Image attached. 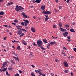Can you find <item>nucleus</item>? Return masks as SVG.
<instances>
[{
    "label": "nucleus",
    "mask_w": 76,
    "mask_h": 76,
    "mask_svg": "<svg viewBox=\"0 0 76 76\" xmlns=\"http://www.w3.org/2000/svg\"><path fill=\"white\" fill-rule=\"evenodd\" d=\"M33 45H34L35 46L36 45V44H35V43H33Z\"/></svg>",
    "instance_id": "nucleus-60"
},
{
    "label": "nucleus",
    "mask_w": 76,
    "mask_h": 76,
    "mask_svg": "<svg viewBox=\"0 0 76 76\" xmlns=\"http://www.w3.org/2000/svg\"><path fill=\"white\" fill-rule=\"evenodd\" d=\"M0 72H3V69H0Z\"/></svg>",
    "instance_id": "nucleus-58"
},
{
    "label": "nucleus",
    "mask_w": 76,
    "mask_h": 76,
    "mask_svg": "<svg viewBox=\"0 0 76 76\" xmlns=\"http://www.w3.org/2000/svg\"><path fill=\"white\" fill-rule=\"evenodd\" d=\"M7 62H4L2 64V66L1 67V69H3V68L5 67V66L7 64Z\"/></svg>",
    "instance_id": "nucleus-5"
},
{
    "label": "nucleus",
    "mask_w": 76,
    "mask_h": 76,
    "mask_svg": "<svg viewBox=\"0 0 76 76\" xmlns=\"http://www.w3.org/2000/svg\"><path fill=\"white\" fill-rule=\"evenodd\" d=\"M41 1V0H36L35 1L36 3H39Z\"/></svg>",
    "instance_id": "nucleus-13"
},
{
    "label": "nucleus",
    "mask_w": 76,
    "mask_h": 76,
    "mask_svg": "<svg viewBox=\"0 0 76 76\" xmlns=\"http://www.w3.org/2000/svg\"><path fill=\"white\" fill-rule=\"evenodd\" d=\"M14 76H19V74H16Z\"/></svg>",
    "instance_id": "nucleus-35"
},
{
    "label": "nucleus",
    "mask_w": 76,
    "mask_h": 76,
    "mask_svg": "<svg viewBox=\"0 0 76 76\" xmlns=\"http://www.w3.org/2000/svg\"><path fill=\"white\" fill-rule=\"evenodd\" d=\"M67 41H69V42H70V41H71L70 39H67Z\"/></svg>",
    "instance_id": "nucleus-52"
},
{
    "label": "nucleus",
    "mask_w": 76,
    "mask_h": 76,
    "mask_svg": "<svg viewBox=\"0 0 76 76\" xmlns=\"http://www.w3.org/2000/svg\"><path fill=\"white\" fill-rule=\"evenodd\" d=\"M21 15H23V18H28V16H27L25 14V12H22L21 14Z\"/></svg>",
    "instance_id": "nucleus-6"
},
{
    "label": "nucleus",
    "mask_w": 76,
    "mask_h": 76,
    "mask_svg": "<svg viewBox=\"0 0 76 76\" xmlns=\"http://www.w3.org/2000/svg\"><path fill=\"white\" fill-rule=\"evenodd\" d=\"M54 10H55V12H57V11H58V10H56V9H55Z\"/></svg>",
    "instance_id": "nucleus-47"
},
{
    "label": "nucleus",
    "mask_w": 76,
    "mask_h": 76,
    "mask_svg": "<svg viewBox=\"0 0 76 76\" xmlns=\"http://www.w3.org/2000/svg\"><path fill=\"white\" fill-rule=\"evenodd\" d=\"M25 23V26H27V25H28V23Z\"/></svg>",
    "instance_id": "nucleus-43"
},
{
    "label": "nucleus",
    "mask_w": 76,
    "mask_h": 76,
    "mask_svg": "<svg viewBox=\"0 0 76 76\" xmlns=\"http://www.w3.org/2000/svg\"><path fill=\"white\" fill-rule=\"evenodd\" d=\"M59 9L60 10V9H62V7H61V6H59Z\"/></svg>",
    "instance_id": "nucleus-38"
},
{
    "label": "nucleus",
    "mask_w": 76,
    "mask_h": 76,
    "mask_svg": "<svg viewBox=\"0 0 76 76\" xmlns=\"http://www.w3.org/2000/svg\"><path fill=\"white\" fill-rule=\"evenodd\" d=\"M65 73H68L69 72V71L68 70H65L64 71Z\"/></svg>",
    "instance_id": "nucleus-32"
},
{
    "label": "nucleus",
    "mask_w": 76,
    "mask_h": 76,
    "mask_svg": "<svg viewBox=\"0 0 76 76\" xmlns=\"http://www.w3.org/2000/svg\"><path fill=\"white\" fill-rule=\"evenodd\" d=\"M17 49L18 50H21V49H20V46H18V47H17Z\"/></svg>",
    "instance_id": "nucleus-23"
},
{
    "label": "nucleus",
    "mask_w": 76,
    "mask_h": 76,
    "mask_svg": "<svg viewBox=\"0 0 76 76\" xmlns=\"http://www.w3.org/2000/svg\"><path fill=\"white\" fill-rule=\"evenodd\" d=\"M53 28H56V25H55L53 24Z\"/></svg>",
    "instance_id": "nucleus-45"
},
{
    "label": "nucleus",
    "mask_w": 76,
    "mask_h": 76,
    "mask_svg": "<svg viewBox=\"0 0 76 76\" xmlns=\"http://www.w3.org/2000/svg\"><path fill=\"white\" fill-rule=\"evenodd\" d=\"M70 31L72 32H75L74 30V29L73 28H71L70 30Z\"/></svg>",
    "instance_id": "nucleus-14"
},
{
    "label": "nucleus",
    "mask_w": 76,
    "mask_h": 76,
    "mask_svg": "<svg viewBox=\"0 0 76 76\" xmlns=\"http://www.w3.org/2000/svg\"><path fill=\"white\" fill-rule=\"evenodd\" d=\"M22 31H23V32H27V31H26V30L24 29H22Z\"/></svg>",
    "instance_id": "nucleus-29"
},
{
    "label": "nucleus",
    "mask_w": 76,
    "mask_h": 76,
    "mask_svg": "<svg viewBox=\"0 0 76 76\" xmlns=\"http://www.w3.org/2000/svg\"><path fill=\"white\" fill-rule=\"evenodd\" d=\"M56 43V42H55V41L54 42H50V44L52 45H54V44H55Z\"/></svg>",
    "instance_id": "nucleus-12"
},
{
    "label": "nucleus",
    "mask_w": 76,
    "mask_h": 76,
    "mask_svg": "<svg viewBox=\"0 0 76 76\" xmlns=\"http://www.w3.org/2000/svg\"><path fill=\"white\" fill-rule=\"evenodd\" d=\"M31 30L33 32H35V29L34 27L31 28Z\"/></svg>",
    "instance_id": "nucleus-11"
},
{
    "label": "nucleus",
    "mask_w": 76,
    "mask_h": 76,
    "mask_svg": "<svg viewBox=\"0 0 76 76\" xmlns=\"http://www.w3.org/2000/svg\"><path fill=\"white\" fill-rule=\"evenodd\" d=\"M4 0H0V2H3Z\"/></svg>",
    "instance_id": "nucleus-64"
},
{
    "label": "nucleus",
    "mask_w": 76,
    "mask_h": 76,
    "mask_svg": "<svg viewBox=\"0 0 76 76\" xmlns=\"http://www.w3.org/2000/svg\"><path fill=\"white\" fill-rule=\"evenodd\" d=\"M15 7L16 8H15V10L17 12H19V10H25V9L23 8L20 6H19L18 5H17Z\"/></svg>",
    "instance_id": "nucleus-1"
},
{
    "label": "nucleus",
    "mask_w": 76,
    "mask_h": 76,
    "mask_svg": "<svg viewBox=\"0 0 76 76\" xmlns=\"http://www.w3.org/2000/svg\"><path fill=\"white\" fill-rule=\"evenodd\" d=\"M42 49V50H44V48L42 47V46H41L40 47Z\"/></svg>",
    "instance_id": "nucleus-37"
},
{
    "label": "nucleus",
    "mask_w": 76,
    "mask_h": 76,
    "mask_svg": "<svg viewBox=\"0 0 76 76\" xmlns=\"http://www.w3.org/2000/svg\"><path fill=\"white\" fill-rule=\"evenodd\" d=\"M73 50L75 51V52H76V48H73Z\"/></svg>",
    "instance_id": "nucleus-41"
},
{
    "label": "nucleus",
    "mask_w": 76,
    "mask_h": 76,
    "mask_svg": "<svg viewBox=\"0 0 76 76\" xmlns=\"http://www.w3.org/2000/svg\"><path fill=\"white\" fill-rule=\"evenodd\" d=\"M39 70H35V72H36V73H38V71Z\"/></svg>",
    "instance_id": "nucleus-31"
},
{
    "label": "nucleus",
    "mask_w": 76,
    "mask_h": 76,
    "mask_svg": "<svg viewBox=\"0 0 76 76\" xmlns=\"http://www.w3.org/2000/svg\"><path fill=\"white\" fill-rule=\"evenodd\" d=\"M21 24L22 25H23V26H25V24H24V23L21 22Z\"/></svg>",
    "instance_id": "nucleus-33"
},
{
    "label": "nucleus",
    "mask_w": 76,
    "mask_h": 76,
    "mask_svg": "<svg viewBox=\"0 0 76 76\" xmlns=\"http://www.w3.org/2000/svg\"><path fill=\"white\" fill-rule=\"evenodd\" d=\"M73 25H75V22H74L72 23Z\"/></svg>",
    "instance_id": "nucleus-62"
},
{
    "label": "nucleus",
    "mask_w": 76,
    "mask_h": 76,
    "mask_svg": "<svg viewBox=\"0 0 76 76\" xmlns=\"http://www.w3.org/2000/svg\"><path fill=\"white\" fill-rule=\"evenodd\" d=\"M12 42H13V43H15V42H16V40H14L12 41Z\"/></svg>",
    "instance_id": "nucleus-50"
},
{
    "label": "nucleus",
    "mask_w": 76,
    "mask_h": 76,
    "mask_svg": "<svg viewBox=\"0 0 76 76\" xmlns=\"http://www.w3.org/2000/svg\"><path fill=\"white\" fill-rule=\"evenodd\" d=\"M63 36H64V37H67V35L65 34H64V33H63Z\"/></svg>",
    "instance_id": "nucleus-28"
},
{
    "label": "nucleus",
    "mask_w": 76,
    "mask_h": 76,
    "mask_svg": "<svg viewBox=\"0 0 76 76\" xmlns=\"http://www.w3.org/2000/svg\"><path fill=\"white\" fill-rule=\"evenodd\" d=\"M45 5L42 6L41 7V10H45Z\"/></svg>",
    "instance_id": "nucleus-10"
},
{
    "label": "nucleus",
    "mask_w": 76,
    "mask_h": 76,
    "mask_svg": "<svg viewBox=\"0 0 76 76\" xmlns=\"http://www.w3.org/2000/svg\"><path fill=\"white\" fill-rule=\"evenodd\" d=\"M63 64L64 66H65V67H67L69 66L68 63H67V62L66 61L64 62Z\"/></svg>",
    "instance_id": "nucleus-4"
},
{
    "label": "nucleus",
    "mask_w": 76,
    "mask_h": 76,
    "mask_svg": "<svg viewBox=\"0 0 76 76\" xmlns=\"http://www.w3.org/2000/svg\"><path fill=\"white\" fill-rule=\"evenodd\" d=\"M65 26H66L67 27H69L70 26L69 25H65Z\"/></svg>",
    "instance_id": "nucleus-48"
},
{
    "label": "nucleus",
    "mask_w": 76,
    "mask_h": 76,
    "mask_svg": "<svg viewBox=\"0 0 76 76\" xmlns=\"http://www.w3.org/2000/svg\"><path fill=\"white\" fill-rule=\"evenodd\" d=\"M25 28H26V29H28L29 28V27H27V26H25Z\"/></svg>",
    "instance_id": "nucleus-61"
},
{
    "label": "nucleus",
    "mask_w": 76,
    "mask_h": 76,
    "mask_svg": "<svg viewBox=\"0 0 76 76\" xmlns=\"http://www.w3.org/2000/svg\"><path fill=\"white\" fill-rule=\"evenodd\" d=\"M24 35H25V34L24 33L21 34V35L20 36V37H23Z\"/></svg>",
    "instance_id": "nucleus-26"
},
{
    "label": "nucleus",
    "mask_w": 76,
    "mask_h": 76,
    "mask_svg": "<svg viewBox=\"0 0 76 76\" xmlns=\"http://www.w3.org/2000/svg\"><path fill=\"white\" fill-rule=\"evenodd\" d=\"M59 29H61V31H62V32H66V31H67V30L66 29H64L63 28L61 27H60Z\"/></svg>",
    "instance_id": "nucleus-8"
},
{
    "label": "nucleus",
    "mask_w": 76,
    "mask_h": 76,
    "mask_svg": "<svg viewBox=\"0 0 76 76\" xmlns=\"http://www.w3.org/2000/svg\"><path fill=\"white\" fill-rule=\"evenodd\" d=\"M22 30H18V32H17L18 34V35H20L22 33Z\"/></svg>",
    "instance_id": "nucleus-7"
},
{
    "label": "nucleus",
    "mask_w": 76,
    "mask_h": 76,
    "mask_svg": "<svg viewBox=\"0 0 76 76\" xmlns=\"http://www.w3.org/2000/svg\"><path fill=\"white\" fill-rule=\"evenodd\" d=\"M6 75H7V76H10V75L8 73V72H7V70L6 71Z\"/></svg>",
    "instance_id": "nucleus-20"
},
{
    "label": "nucleus",
    "mask_w": 76,
    "mask_h": 76,
    "mask_svg": "<svg viewBox=\"0 0 76 76\" xmlns=\"http://www.w3.org/2000/svg\"><path fill=\"white\" fill-rule=\"evenodd\" d=\"M14 22H15V23H17V22H18V21L16 20H14Z\"/></svg>",
    "instance_id": "nucleus-30"
},
{
    "label": "nucleus",
    "mask_w": 76,
    "mask_h": 76,
    "mask_svg": "<svg viewBox=\"0 0 76 76\" xmlns=\"http://www.w3.org/2000/svg\"><path fill=\"white\" fill-rule=\"evenodd\" d=\"M31 67H33V68H34V67H35V66L33 65H31Z\"/></svg>",
    "instance_id": "nucleus-51"
},
{
    "label": "nucleus",
    "mask_w": 76,
    "mask_h": 76,
    "mask_svg": "<svg viewBox=\"0 0 76 76\" xmlns=\"http://www.w3.org/2000/svg\"><path fill=\"white\" fill-rule=\"evenodd\" d=\"M67 39H70V38H71V37H70V36H68L67 37Z\"/></svg>",
    "instance_id": "nucleus-39"
},
{
    "label": "nucleus",
    "mask_w": 76,
    "mask_h": 76,
    "mask_svg": "<svg viewBox=\"0 0 76 76\" xmlns=\"http://www.w3.org/2000/svg\"><path fill=\"white\" fill-rule=\"evenodd\" d=\"M50 75H51V76H54V74L53 73L51 72L50 73Z\"/></svg>",
    "instance_id": "nucleus-34"
},
{
    "label": "nucleus",
    "mask_w": 76,
    "mask_h": 76,
    "mask_svg": "<svg viewBox=\"0 0 76 76\" xmlns=\"http://www.w3.org/2000/svg\"><path fill=\"white\" fill-rule=\"evenodd\" d=\"M55 1L56 3H58V0H55Z\"/></svg>",
    "instance_id": "nucleus-59"
},
{
    "label": "nucleus",
    "mask_w": 76,
    "mask_h": 76,
    "mask_svg": "<svg viewBox=\"0 0 76 76\" xmlns=\"http://www.w3.org/2000/svg\"><path fill=\"white\" fill-rule=\"evenodd\" d=\"M4 12L3 11L0 12V15H4Z\"/></svg>",
    "instance_id": "nucleus-17"
},
{
    "label": "nucleus",
    "mask_w": 76,
    "mask_h": 76,
    "mask_svg": "<svg viewBox=\"0 0 76 76\" xmlns=\"http://www.w3.org/2000/svg\"><path fill=\"white\" fill-rule=\"evenodd\" d=\"M55 61L56 62V63H58V59H55Z\"/></svg>",
    "instance_id": "nucleus-40"
},
{
    "label": "nucleus",
    "mask_w": 76,
    "mask_h": 76,
    "mask_svg": "<svg viewBox=\"0 0 76 76\" xmlns=\"http://www.w3.org/2000/svg\"><path fill=\"white\" fill-rule=\"evenodd\" d=\"M24 21L25 23H29V21H28V20H24Z\"/></svg>",
    "instance_id": "nucleus-24"
},
{
    "label": "nucleus",
    "mask_w": 76,
    "mask_h": 76,
    "mask_svg": "<svg viewBox=\"0 0 76 76\" xmlns=\"http://www.w3.org/2000/svg\"><path fill=\"white\" fill-rule=\"evenodd\" d=\"M43 42H44L45 43H47V39H43Z\"/></svg>",
    "instance_id": "nucleus-18"
},
{
    "label": "nucleus",
    "mask_w": 76,
    "mask_h": 76,
    "mask_svg": "<svg viewBox=\"0 0 76 76\" xmlns=\"http://www.w3.org/2000/svg\"><path fill=\"white\" fill-rule=\"evenodd\" d=\"M4 26H5V27H6V28H7L8 27V26L7 25H4Z\"/></svg>",
    "instance_id": "nucleus-46"
},
{
    "label": "nucleus",
    "mask_w": 76,
    "mask_h": 76,
    "mask_svg": "<svg viewBox=\"0 0 76 76\" xmlns=\"http://www.w3.org/2000/svg\"><path fill=\"white\" fill-rule=\"evenodd\" d=\"M3 70V72H6V71L7 70V68H4L3 69H2Z\"/></svg>",
    "instance_id": "nucleus-16"
},
{
    "label": "nucleus",
    "mask_w": 76,
    "mask_h": 76,
    "mask_svg": "<svg viewBox=\"0 0 76 76\" xmlns=\"http://www.w3.org/2000/svg\"><path fill=\"white\" fill-rule=\"evenodd\" d=\"M42 13L43 14H46V15H51V12L48 11H45V10H43V11L42 12Z\"/></svg>",
    "instance_id": "nucleus-3"
},
{
    "label": "nucleus",
    "mask_w": 76,
    "mask_h": 76,
    "mask_svg": "<svg viewBox=\"0 0 76 76\" xmlns=\"http://www.w3.org/2000/svg\"><path fill=\"white\" fill-rule=\"evenodd\" d=\"M16 27H17V28L18 29H20V30H22V29L21 28H20V26L18 25V26H16Z\"/></svg>",
    "instance_id": "nucleus-9"
},
{
    "label": "nucleus",
    "mask_w": 76,
    "mask_h": 76,
    "mask_svg": "<svg viewBox=\"0 0 76 76\" xmlns=\"http://www.w3.org/2000/svg\"><path fill=\"white\" fill-rule=\"evenodd\" d=\"M64 33L65 34L67 35V34H69V32H65V33Z\"/></svg>",
    "instance_id": "nucleus-36"
},
{
    "label": "nucleus",
    "mask_w": 76,
    "mask_h": 76,
    "mask_svg": "<svg viewBox=\"0 0 76 76\" xmlns=\"http://www.w3.org/2000/svg\"><path fill=\"white\" fill-rule=\"evenodd\" d=\"M11 63L12 64H14L15 63V61H13V60H11Z\"/></svg>",
    "instance_id": "nucleus-15"
},
{
    "label": "nucleus",
    "mask_w": 76,
    "mask_h": 76,
    "mask_svg": "<svg viewBox=\"0 0 76 76\" xmlns=\"http://www.w3.org/2000/svg\"><path fill=\"white\" fill-rule=\"evenodd\" d=\"M45 17H48V16H49L48 15H45Z\"/></svg>",
    "instance_id": "nucleus-49"
},
{
    "label": "nucleus",
    "mask_w": 76,
    "mask_h": 76,
    "mask_svg": "<svg viewBox=\"0 0 76 76\" xmlns=\"http://www.w3.org/2000/svg\"><path fill=\"white\" fill-rule=\"evenodd\" d=\"M38 73H39L40 75H42V74L41 73V71H39V70L38 71Z\"/></svg>",
    "instance_id": "nucleus-22"
},
{
    "label": "nucleus",
    "mask_w": 76,
    "mask_h": 76,
    "mask_svg": "<svg viewBox=\"0 0 76 76\" xmlns=\"http://www.w3.org/2000/svg\"><path fill=\"white\" fill-rule=\"evenodd\" d=\"M49 19H50V18H48V17H46L45 18V21H47V20H48Z\"/></svg>",
    "instance_id": "nucleus-21"
},
{
    "label": "nucleus",
    "mask_w": 76,
    "mask_h": 76,
    "mask_svg": "<svg viewBox=\"0 0 76 76\" xmlns=\"http://www.w3.org/2000/svg\"><path fill=\"white\" fill-rule=\"evenodd\" d=\"M47 46H48L49 47H50V43H48V44Z\"/></svg>",
    "instance_id": "nucleus-53"
},
{
    "label": "nucleus",
    "mask_w": 76,
    "mask_h": 76,
    "mask_svg": "<svg viewBox=\"0 0 76 76\" xmlns=\"http://www.w3.org/2000/svg\"><path fill=\"white\" fill-rule=\"evenodd\" d=\"M33 18L34 19H36V17H35V16H34L33 17Z\"/></svg>",
    "instance_id": "nucleus-54"
},
{
    "label": "nucleus",
    "mask_w": 76,
    "mask_h": 76,
    "mask_svg": "<svg viewBox=\"0 0 76 76\" xmlns=\"http://www.w3.org/2000/svg\"><path fill=\"white\" fill-rule=\"evenodd\" d=\"M7 38V37H5L4 38V40H6V38Z\"/></svg>",
    "instance_id": "nucleus-55"
},
{
    "label": "nucleus",
    "mask_w": 76,
    "mask_h": 76,
    "mask_svg": "<svg viewBox=\"0 0 76 76\" xmlns=\"http://www.w3.org/2000/svg\"><path fill=\"white\" fill-rule=\"evenodd\" d=\"M12 24L13 25H15L16 26V23H12Z\"/></svg>",
    "instance_id": "nucleus-42"
},
{
    "label": "nucleus",
    "mask_w": 76,
    "mask_h": 76,
    "mask_svg": "<svg viewBox=\"0 0 76 76\" xmlns=\"http://www.w3.org/2000/svg\"><path fill=\"white\" fill-rule=\"evenodd\" d=\"M23 43L24 45H26V42H25V41H23Z\"/></svg>",
    "instance_id": "nucleus-19"
},
{
    "label": "nucleus",
    "mask_w": 76,
    "mask_h": 76,
    "mask_svg": "<svg viewBox=\"0 0 76 76\" xmlns=\"http://www.w3.org/2000/svg\"><path fill=\"white\" fill-rule=\"evenodd\" d=\"M10 4H13V2H11L10 3Z\"/></svg>",
    "instance_id": "nucleus-63"
},
{
    "label": "nucleus",
    "mask_w": 76,
    "mask_h": 76,
    "mask_svg": "<svg viewBox=\"0 0 76 76\" xmlns=\"http://www.w3.org/2000/svg\"><path fill=\"white\" fill-rule=\"evenodd\" d=\"M59 26L60 27H61V26H62V25H61V24H59Z\"/></svg>",
    "instance_id": "nucleus-44"
},
{
    "label": "nucleus",
    "mask_w": 76,
    "mask_h": 76,
    "mask_svg": "<svg viewBox=\"0 0 76 76\" xmlns=\"http://www.w3.org/2000/svg\"><path fill=\"white\" fill-rule=\"evenodd\" d=\"M31 76H35V75H34V72H31Z\"/></svg>",
    "instance_id": "nucleus-27"
},
{
    "label": "nucleus",
    "mask_w": 76,
    "mask_h": 76,
    "mask_svg": "<svg viewBox=\"0 0 76 76\" xmlns=\"http://www.w3.org/2000/svg\"><path fill=\"white\" fill-rule=\"evenodd\" d=\"M8 69L9 70H11V71H12L13 70V69L12 68H8Z\"/></svg>",
    "instance_id": "nucleus-25"
},
{
    "label": "nucleus",
    "mask_w": 76,
    "mask_h": 76,
    "mask_svg": "<svg viewBox=\"0 0 76 76\" xmlns=\"http://www.w3.org/2000/svg\"><path fill=\"white\" fill-rule=\"evenodd\" d=\"M37 45L39 46V47H41V45H42L43 43L41 40L39 39L37 41Z\"/></svg>",
    "instance_id": "nucleus-2"
},
{
    "label": "nucleus",
    "mask_w": 76,
    "mask_h": 76,
    "mask_svg": "<svg viewBox=\"0 0 76 76\" xmlns=\"http://www.w3.org/2000/svg\"><path fill=\"white\" fill-rule=\"evenodd\" d=\"M19 73H22V71L19 70Z\"/></svg>",
    "instance_id": "nucleus-56"
},
{
    "label": "nucleus",
    "mask_w": 76,
    "mask_h": 76,
    "mask_svg": "<svg viewBox=\"0 0 76 76\" xmlns=\"http://www.w3.org/2000/svg\"><path fill=\"white\" fill-rule=\"evenodd\" d=\"M69 0H67L66 2L67 3H69Z\"/></svg>",
    "instance_id": "nucleus-57"
}]
</instances>
